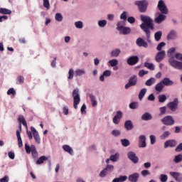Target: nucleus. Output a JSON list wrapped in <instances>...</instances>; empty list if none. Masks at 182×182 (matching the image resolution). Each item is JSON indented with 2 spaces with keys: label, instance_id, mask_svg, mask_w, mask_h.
Returning <instances> with one entry per match:
<instances>
[{
  "label": "nucleus",
  "instance_id": "obj_1",
  "mask_svg": "<svg viewBox=\"0 0 182 182\" xmlns=\"http://www.w3.org/2000/svg\"><path fill=\"white\" fill-rule=\"evenodd\" d=\"M141 21L142 23L140 25V28L145 32L146 36V41L149 43H151V40H150V29L151 31L154 30V24L153 23V19L149 16L141 15L140 16Z\"/></svg>",
  "mask_w": 182,
  "mask_h": 182
},
{
  "label": "nucleus",
  "instance_id": "obj_2",
  "mask_svg": "<svg viewBox=\"0 0 182 182\" xmlns=\"http://www.w3.org/2000/svg\"><path fill=\"white\" fill-rule=\"evenodd\" d=\"M176 52V48L173 47L169 48L167 50V55L168 57L169 58L168 60V62L173 69H176L177 70H182V62L176 60L174 58V55H173V53Z\"/></svg>",
  "mask_w": 182,
  "mask_h": 182
},
{
  "label": "nucleus",
  "instance_id": "obj_3",
  "mask_svg": "<svg viewBox=\"0 0 182 182\" xmlns=\"http://www.w3.org/2000/svg\"><path fill=\"white\" fill-rule=\"evenodd\" d=\"M174 82L170 80L168 77H164L159 83L155 86V90L156 92H161L164 89L165 86H173Z\"/></svg>",
  "mask_w": 182,
  "mask_h": 182
},
{
  "label": "nucleus",
  "instance_id": "obj_4",
  "mask_svg": "<svg viewBox=\"0 0 182 182\" xmlns=\"http://www.w3.org/2000/svg\"><path fill=\"white\" fill-rule=\"evenodd\" d=\"M117 31H119V35H129L132 32L130 27L123 26V22L119 21L117 23Z\"/></svg>",
  "mask_w": 182,
  "mask_h": 182
},
{
  "label": "nucleus",
  "instance_id": "obj_5",
  "mask_svg": "<svg viewBox=\"0 0 182 182\" xmlns=\"http://www.w3.org/2000/svg\"><path fill=\"white\" fill-rule=\"evenodd\" d=\"M25 150L27 154H31L33 159H36L38 157V151H36V146L35 145L29 146L28 144H25Z\"/></svg>",
  "mask_w": 182,
  "mask_h": 182
},
{
  "label": "nucleus",
  "instance_id": "obj_6",
  "mask_svg": "<svg viewBox=\"0 0 182 182\" xmlns=\"http://www.w3.org/2000/svg\"><path fill=\"white\" fill-rule=\"evenodd\" d=\"M178 98H174L173 101L167 103L166 107L171 110V112H176L178 109Z\"/></svg>",
  "mask_w": 182,
  "mask_h": 182
},
{
  "label": "nucleus",
  "instance_id": "obj_7",
  "mask_svg": "<svg viewBox=\"0 0 182 182\" xmlns=\"http://www.w3.org/2000/svg\"><path fill=\"white\" fill-rule=\"evenodd\" d=\"M157 8L161 14H163L164 15H167V14H168V9H167V6L166 5V3H164V1L159 0Z\"/></svg>",
  "mask_w": 182,
  "mask_h": 182
},
{
  "label": "nucleus",
  "instance_id": "obj_8",
  "mask_svg": "<svg viewBox=\"0 0 182 182\" xmlns=\"http://www.w3.org/2000/svg\"><path fill=\"white\" fill-rule=\"evenodd\" d=\"M162 124L165 126H173L176 122L171 115H167L161 119Z\"/></svg>",
  "mask_w": 182,
  "mask_h": 182
},
{
  "label": "nucleus",
  "instance_id": "obj_9",
  "mask_svg": "<svg viewBox=\"0 0 182 182\" xmlns=\"http://www.w3.org/2000/svg\"><path fill=\"white\" fill-rule=\"evenodd\" d=\"M137 6L139 12H141V14H144V12H146L147 11L149 2H147V1H138Z\"/></svg>",
  "mask_w": 182,
  "mask_h": 182
},
{
  "label": "nucleus",
  "instance_id": "obj_10",
  "mask_svg": "<svg viewBox=\"0 0 182 182\" xmlns=\"http://www.w3.org/2000/svg\"><path fill=\"white\" fill-rule=\"evenodd\" d=\"M178 38V34L176 30H171L166 36L167 41H176Z\"/></svg>",
  "mask_w": 182,
  "mask_h": 182
},
{
  "label": "nucleus",
  "instance_id": "obj_11",
  "mask_svg": "<svg viewBox=\"0 0 182 182\" xmlns=\"http://www.w3.org/2000/svg\"><path fill=\"white\" fill-rule=\"evenodd\" d=\"M73 106L74 109H77V105L79 103H80V95H79V92H73Z\"/></svg>",
  "mask_w": 182,
  "mask_h": 182
},
{
  "label": "nucleus",
  "instance_id": "obj_12",
  "mask_svg": "<svg viewBox=\"0 0 182 182\" xmlns=\"http://www.w3.org/2000/svg\"><path fill=\"white\" fill-rule=\"evenodd\" d=\"M122 117H123V113L122 111H117L115 116L112 119L114 124H119L122 120Z\"/></svg>",
  "mask_w": 182,
  "mask_h": 182
},
{
  "label": "nucleus",
  "instance_id": "obj_13",
  "mask_svg": "<svg viewBox=\"0 0 182 182\" xmlns=\"http://www.w3.org/2000/svg\"><path fill=\"white\" fill-rule=\"evenodd\" d=\"M166 58V51L165 50H161L159 51L156 53L155 56V60L157 63H160Z\"/></svg>",
  "mask_w": 182,
  "mask_h": 182
},
{
  "label": "nucleus",
  "instance_id": "obj_14",
  "mask_svg": "<svg viewBox=\"0 0 182 182\" xmlns=\"http://www.w3.org/2000/svg\"><path fill=\"white\" fill-rule=\"evenodd\" d=\"M177 146V141L176 139H168L164 142V149H168V147H176Z\"/></svg>",
  "mask_w": 182,
  "mask_h": 182
},
{
  "label": "nucleus",
  "instance_id": "obj_15",
  "mask_svg": "<svg viewBox=\"0 0 182 182\" xmlns=\"http://www.w3.org/2000/svg\"><path fill=\"white\" fill-rule=\"evenodd\" d=\"M31 130L36 142H37L38 144H41V136H39V133L36 131V129L33 127H31Z\"/></svg>",
  "mask_w": 182,
  "mask_h": 182
},
{
  "label": "nucleus",
  "instance_id": "obj_16",
  "mask_svg": "<svg viewBox=\"0 0 182 182\" xmlns=\"http://www.w3.org/2000/svg\"><path fill=\"white\" fill-rule=\"evenodd\" d=\"M136 83H137V81H136V75H134L129 77L128 83L125 85L124 87L125 89H129L131 86H135Z\"/></svg>",
  "mask_w": 182,
  "mask_h": 182
},
{
  "label": "nucleus",
  "instance_id": "obj_17",
  "mask_svg": "<svg viewBox=\"0 0 182 182\" xmlns=\"http://www.w3.org/2000/svg\"><path fill=\"white\" fill-rule=\"evenodd\" d=\"M127 63L129 66H134L137 63V55H132L127 58Z\"/></svg>",
  "mask_w": 182,
  "mask_h": 182
},
{
  "label": "nucleus",
  "instance_id": "obj_18",
  "mask_svg": "<svg viewBox=\"0 0 182 182\" xmlns=\"http://www.w3.org/2000/svg\"><path fill=\"white\" fill-rule=\"evenodd\" d=\"M110 76H112V71L110 70H106L100 76V81L105 82V77H109Z\"/></svg>",
  "mask_w": 182,
  "mask_h": 182
},
{
  "label": "nucleus",
  "instance_id": "obj_19",
  "mask_svg": "<svg viewBox=\"0 0 182 182\" xmlns=\"http://www.w3.org/2000/svg\"><path fill=\"white\" fill-rule=\"evenodd\" d=\"M170 176L173 177L176 181L181 182L182 181V174L178 172H170Z\"/></svg>",
  "mask_w": 182,
  "mask_h": 182
},
{
  "label": "nucleus",
  "instance_id": "obj_20",
  "mask_svg": "<svg viewBox=\"0 0 182 182\" xmlns=\"http://www.w3.org/2000/svg\"><path fill=\"white\" fill-rule=\"evenodd\" d=\"M137 46H139V48H149V44L144 39L141 38H137Z\"/></svg>",
  "mask_w": 182,
  "mask_h": 182
},
{
  "label": "nucleus",
  "instance_id": "obj_21",
  "mask_svg": "<svg viewBox=\"0 0 182 182\" xmlns=\"http://www.w3.org/2000/svg\"><path fill=\"white\" fill-rule=\"evenodd\" d=\"M167 16H166V14H163V13L159 14V15L155 18V22L156 23H161V22H164L166 21V18Z\"/></svg>",
  "mask_w": 182,
  "mask_h": 182
},
{
  "label": "nucleus",
  "instance_id": "obj_22",
  "mask_svg": "<svg viewBox=\"0 0 182 182\" xmlns=\"http://www.w3.org/2000/svg\"><path fill=\"white\" fill-rule=\"evenodd\" d=\"M146 146H147L146 144V136L141 135L139 136V147L144 148L146 147Z\"/></svg>",
  "mask_w": 182,
  "mask_h": 182
},
{
  "label": "nucleus",
  "instance_id": "obj_23",
  "mask_svg": "<svg viewBox=\"0 0 182 182\" xmlns=\"http://www.w3.org/2000/svg\"><path fill=\"white\" fill-rule=\"evenodd\" d=\"M120 53H122V50L119 48H115L110 52L109 55L111 58H117Z\"/></svg>",
  "mask_w": 182,
  "mask_h": 182
},
{
  "label": "nucleus",
  "instance_id": "obj_24",
  "mask_svg": "<svg viewBox=\"0 0 182 182\" xmlns=\"http://www.w3.org/2000/svg\"><path fill=\"white\" fill-rule=\"evenodd\" d=\"M128 159H129V160H131L132 163H137V156H136V154H134V152H129Z\"/></svg>",
  "mask_w": 182,
  "mask_h": 182
},
{
  "label": "nucleus",
  "instance_id": "obj_25",
  "mask_svg": "<svg viewBox=\"0 0 182 182\" xmlns=\"http://www.w3.org/2000/svg\"><path fill=\"white\" fill-rule=\"evenodd\" d=\"M124 129H126V130H127L128 132L130 130H132L134 126H133V123L132 122L131 120H127L124 122Z\"/></svg>",
  "mask_w": 182,
  "mask_h": 182
},
{
  "label": "nucleus",
  "instance_id": "obj_26",
  "mask_svg": "<svg viewBox=\"0 0 182 182\" xmlns=\"http://www.w3.org/2000/svg\"><path fill=\"white\" fill-rule=\"evenodd\" d=\"M153 119V116H151V114L149 112H145L141 116V120H144L145 122H149V120H151Z\"/></svg>",
  "mask_w": 182,
  "mask_h": 182
},
{
  "label": "nucleus",
  "instance_id": "obj_27",
  "mask_svg": "<svg viewBox=\"0 0 182 182\" xmlns=\"http://www.w3.org/2000/svg\"><path fill=\"white\" fill-rule=\"evenodd\" d=\"M0 14H1L2 15H11V14H12V11H11V9H6V8H0Z\"/></svg>",
  "mask_w": 182,
  "mask_h": 182
},
{
  "label": "nucleus",
  "instance_id": "obj_28",
  "mask_svg": "<svg viewBox=\"0 0 182 182\" xmlns=\"http://www.w3.org/2000/svg\"><path fill=\"white\" fill-rule=\"evenodd\" d=\"M145 68H147L149 70H154L156 69V65L151 63L145 62L144 64Z\"/></svg>",
  "mask_w": 182,
  "mask_h": 182
},
{
  "label": "nucleus",
  "instance_id": "obj_29",
  "mask_svg": "<svg viewBox=\"0 0 182 182\" xmlns=\"http://www.w3.org/2000/svg\"><path fill=\"white\" fill-rule=\"evenodd\" d=\"M127 180V176H120L119 178H115L112 180V182H124Z\"/></svg>",
  "mask_w": 182,
  "mask_h": 182
},
{
  "label": "nucleus",
  "instance_id": "obj_30",
  "mask_svg": "<svg viewBox=\"0 0 182 182\" xmlns=\"http://www.w3.org/2000/svg\"><path fill=\"white\" fill-rule=\"evenodd\" d=\"M63 149L64 151L69 153V154H70L71 156H72V154H73V149L69 145L63 146Z\"/></svg>",
  "mask_w": 182,
  "mask_h": 182
},
{
  "label": "nucleus",
  "instance_id": "obj_31",
  "mask_svg": "<svg viewBox=\"0 0 182 182\" xmlns=\"http://www.w3.org/2000/svg\"><path fill=\"white\" fill-rule=\"evenodd\" d=\"M161 36H163V32L161 31H157L154 33V39L156 42H159L160 39H161Z\"/></svg>",
  "mask_w": 182,
  "mask_h": 182
},
{
  "label": "nucleus",
  "instance_id": "obj_32",
  "mask_svg": "<svg viewBox=\"0 0 182 182\" xmlns=\"http://www.w3.org/2000/svg\"><path fill=\"white\" fill-rule=\"evenodd\" d=\"M108 63L112 68H115V66H117V65H119V60H117V59L116 58L109 60Z\"/></svg>",
  "mask_w": 182,
  "mask_h": 182
},
{
  "label": "nucleus",
  "instance_id": "obj_33",
  "mask_svg": "<svg viewBox=\"0 0 182 182\" xmlns=\"http://www.w3.org/2000/svg\"><path fill=\"white\" fill-rule=\"evenodd\" d=\"M48 161V157L45 156H41L37 161L36 164H43L45 161Z\"/></svg>",
  "mask_w": 182,
  "mask_h": 182
},
{
  "label": "nucleus",
  "instance_id": "obj_34",
  "mask_svg": "<svg viewBox=\"0 0 182 182\" xmlns=\"http://www.w3.org/2000/svg\"><path fill=\"white\" fill-rule=\"evenodd\" d=\"M128 180L131 182L137 181V173H134L128 177Z\"/></svg>",
  "mask_w": 182,
  "mask_h": 182
},
{
  "label": "nucleus",
  "instance_id": "obj_35",
  "mask_svg": "<svg viewBox=\"0 0 182 182\" xmlns=\"http://www.w3.org/2000/svg\"><path fill=\"white\" fill-rule=\"evenodd\" d=\"M55 19L57 22H62L63 21V16L60 13H56L55 15Z\"/></svg>",
  "mask_w": 182,
  "mask_h": 182
},
{
  "label": "nucleus",
  "instance_id": "obj_36",
  "mask_svg": "<svg viewBox=\"0 0 182 182\" xmlns=\"http://www.w3.org/2000/svg\"><path fill=\"white\" fill-rule=\"evenodd\" d=\"M90 99L91 100L92 107L97 106V101H96V97H95V95H90Z\"/></svg>",
  "mask_w": 182,
  "mask_h": 182
},
{
  "label": "nucleus",
  "instance_id": "obj_37",
  "mask_svg": "<svg viewBox=\"0 0 182 182\" xmlns=\"http://www.w3.org/2000/svg\"><path fill=\"white\" fill-rule=\"evenodd\" d=\"M99 28H105L107 25V21L106 20H99L97 22Z\"/></svg>",
  "mask_w": 182,
  "mask_h": 182
},
{
  "label": "nucleus",
  "instance_id": "obj_38",
  "mask_svg": "<svg viewBox=\"0 0 182 182\" xmlns=\"http://www.w3.org/2000/svg\"><path fill=\"white\" fill-rule=\"evenodd\" d=\"M121 144L123 146V147H129V146H130V141L127 139H121Z\"/></svg>",
  "mask_w": 182,
  "mask_h": 182
},
{
  "label": "nucleus",
  "instance_id": "obj_39",
  "mask_svg": "<svg viewBox=\"0 0 182 182\" xmlns=\"http://www.w3.org/2000/svg\"><path fill=\"white\" fill-rule=\"evenodd\" d=\"M155 82H156V79H154V77H151L146 81L145 85L146 86H151V85L154 84Z\"/></svg>",
  "mask_w": 182,
  "mask_h": 182
},
{
  "label": "nucleus",
  "instance_id": "obj_40",
  "mask_svg": "<svg viewBox=\"0 0 182 182\" xmlns=\"http://www.w3.org/2000/svg\"><path fill=\"white\" fill-rule=\"evenodd\" d=\"M171 133L168 131L164 132L160 136L161 140H166L168 136H170Z\"/></svg>",
  "mask_w": 182,
  "mask_h": 182
},
{
  "label": "nucleus",
  "instance_id": "obj_41",
  "mask_svg": "<svg viewBox=\"0 0 182 182\" xmlns=\"http://www.w3.org/2000/svg\"><path fill=\"white\" fill-rule=\"evenodd\" d=\"M159 103H164L167 100V97L164 95H160L158 96Z\"/></svg>",
  "mask_w": 182,
  "mask_h": 182
},
{
  "label": "nucleus",
  "instance_id": "obj_42",
  "mask_svg": "<svg viewBox=\"0 0 182 182\" xmlns=\"http://www.w3.org/2000/svg\"><path fill=\"white\" fill-rule=\"evenodd\" d=\"M75 26L77 29H82L83 28V22L81 21H75Z\"/></svg>",
  "mask_w": 182,
  "mask_h": 182
},
{
  "label": "nucleus",
  "instance_id": "obj_43",
  "mask_svg": "<svg viewBox=\"0 0 182 182\" xmlns=\"http://www.w3.org/2000/svg\"><path fill=\"white\" fill-rule=\"evenodd\" d=\"M86 73V71L83 69H77L75 70V75L77 76H82V75H85Z\"/></svg>",
  "mask_w": 182,
  "mask_h": 182
},
{
  "label": "nucleus",
  "instance_id": "obj_44",
  "mask_svg": "<svg viewBox=\"0 0 182 182\" xmlns=\"http://www.w3.org/2000/svg\"><path fill=\"white\" fill-rule=\"evenodd\" d=\"M75 75V70L73 68H70L68 71V79L70 80L73 79V76Z\"/></svg>",
  "mask_w": 182,
  "mask_h": 182
},
{
  "label": "nucleus",
  "instance_id": "obj_45",
  "mask_svg": "<svg viewBox=\"0 0 182 182\" xmlns=\"http://www.w3.org/2000/svg\"><path fill=\"white\" fill-rule=\"evenodd\" d=\"M164 46H166V43L164 41L159 43L156 46V50H158L159 52L161 51V49H163Z\"/></svg>",
  "mask_w": 182,
  "mask_h": 182
},
{
  "label": "nucleus",
  "instance_id": "obj_46",
  "mask_svg": "<svg viewBox=\"0 0 182 182\" xmlns=\"http://www.w3.org/2000/svg\"><path fill=\"white\" fill-rule=\"evenodd\" d=\"M175 163H181L182 161V154L176 155L173 159Z\"/></svg>",
  "mask_w": 182,
  "mask_h": 182
},
{
  "label": "nucleus",
  "instance_id": "obj_47",
  "mask_svg": "<svg viewBox=\"0 0 182 182\" xmlns=\"http://www.w3.org/2000/svg\"><path fill=\"white\" fill-rule=\"evenodd\" d=\"M43 4L44 8H46V9H50V4L49 3V0H43Z\"/></svg>",
  "mask_w": 182,
  "mask_h": 182
},
{
  "label": "nucleus",
  "instance_id": "obj_48",
  "mask_svg": "<svg viewBox=\"0 0 182 182\" xmlns=\"http://www.w3.org/2000/svg\"><path fill=\"white\" fill-rule=\"evenodd\" d=\"M117 159H119V154H115L114 155H111L109 157V160H111V161H117Z\"/></svg>",
  "mask_w": 182,
  "mask_h": 182
},
{
  "label": "nucleus",
  "instance_id": "obj_49",
  "mask_svg": "<svg viewBox=\"0 0 182 182\" xmlns=\"http://www.w3.org/2000/svg\"><path fill=\"white\" fill-rule=\"evenodd\" d=\"M112 134L114 137H118V136H120V134H122V132H120L119 130L114 129V130L112 131Z\"/></svg>",
  "mask_w": 182,
  "mask_h": 182
},
{
  "label": "nucleus",
  "instance_id": "obj_50",
  "mask_svg": "<svg viewBox=\"0 0 182 182\" xmlns=\"http://www.w3.org/2000/svg\"><path fill=\"white\" fill-rule=\"evenodd\" d=\"M120 19L127 21V11H123L120 15Z\"/></svg>",
  "mask_w": 182,
  "mask_h": 182
},
{
  "label": "nucleus",
  "instance_id": "obj_51",
  "mask_svg": "<svg viewBox=\"0 0 182 182\" xmlns=\"http://www.w3.org/2000/svg\"><path fill=\"white\" fill-rule=\"evenodd\" d=\"M166 110H167L166 107H160L159 108V111H160L159 116H164V114L166 113Z\"/></svg>",
  "mask_w": 182,
  "mask_h": 182
},
{
  "label": "nucleus",
  "instance_id": "obj_52",
  "mask_svg": "<svg viewBox=\"0 0 182 182\" xmlns=\"http://www.w3.org/2000/svg\"><path fill=\"white\" fill-rule=\"evenodd\" d=\"M127 21L129 23L133 24L136 22V18L134 16H129L127 18Z\"/></svg>",
  "mask_w": 182,
  "mask_h": 182
},
{
  "label": "nucleus",
  "instance_id": "obj_53",
  "mask_svg": "<svg viewBox=\"0 0 182 182\" xmlns=\"http://www.w3.org/2000/svg\"><path fill=\"white\" fill-rule=\"evenodd\" d=\"M168 178V177L166 174H161L160 176V180L161 182H166Z\"/></svg>",
  "mask_w": 182,
  "mask_h": 182
},
{
  "label": "nucleus",
  "instance_id": "obj_54",
  "mask_svg": "<svg viewBox=\"0 0 182 182\" xmlns=\"http://www.w3.org/2000/svg\"><path fill=\"white\" fill-rule=\"evenodd\" d=\"M63 113L65 116H68V114H69V107H68V106H63Z\"/></svg>",
  "mask_w": 182,
  "mask_h": 182
},
{
  "label": "nucleus",
  "instance_id": "obj_55",
  "mask_svg": "<svg viewBox=\"0 0 182 182\" xmlns=\"http://www.w3.org/2000/svg\"><path fill=\"white\" fill-rule=\"evenodd\" d=\"M18 83V85H22L23 83V81L25 80V78L22 75H19L17 77Z\"/></svg>",
  "mask_w": 182,
  "mask_h": 182
},
{
  "label": "nucleus",
  "instance_id": "obj_56",
  "mask_svg": "<svg viewBox=\"0 0 182 182\" xmlns=\"http://www.w3.org/2000/svg\"><path fill=\"white\" fill-rule=\"evenodd\" d=\"M107 175V171L106 170V168H104L100 173V177H106V176Z\"/></svg>",
  "mask_w": 182,
  "mask_h": 182
},
{
  "label": "nucleus",
  "instance_id": "obj_57",
  "mask_svg": "<svg viewBox=\"0 0 182 182\" xmlns=\"http://www.w3.org/2000/svg\"><path fill=\"white\" fill-rule=\"evenodd\" d=\"M147 73H149V71H146L144 70H141L139 72V76H140V77H143V76L144 75H147Z\"/></svg>",
  "mask_w": 182,
  "mask_h": 182
},
{
  "label": "nucleus",
  "instance_id": "obj_58",
  "mask_svg": "<svg viewBox=\"0 0 182 182\" xmlns=\"http://www.w3.org/2000/svg\"><path fill=\"white\" fill-rule=\"evenodd\" d=\"M141 174L143 177H146V176H150V171L148 170H143L141 171Z\"/></svg>",
  "mask_w": 182,
  "mask_h": 182
},
{
  "label": "nucleus",
  "instance_id": "obj_59",
  "mask_svg": "<svg viewBox=\"0 0 182 182\" xmlns=\"http://www.w3.org/2000/svg\"><path fill=\"white\" fill-rule=\"evenodd\" d=\"M151 144H154L156 143V136L150 135L149 136Z\"/></svg>",
  "mask_w": 182,
  "mask_h": 182
},
{
  "label": "nucleus",
  "instance_id": "obj_60",
  "mask_svg": "<svg viewBox=\"0 0 182 182\" xmlns=\"http://www.w3.org/2000/svg\"><path fill=\"white\" fill-rule=\"evenodd\" d=\"M175 58L176 59H177L178 60H181L182 62V53H176L175 54Z\"/></svg>",
  "mask_w": 182,
  "mask_h": 182
},
{
  "label": "nucleus",
  "instance_id": "obj_61",
  "mask_svg": "<svg viewBox=\"0 0 182 182\" xmlns=\"http://www.w3.org/2000/svg\"><path fill=\"white\" fill-rule=\"evenodd\" d=\"M175 151L177 153H180V151H182V143L179 144L176 148L175 149Z\"/></svg>",
  "mask_w": 182,
  "mask_h": 182
},
{
  "label": "nucleus",
  "instance_id": "obj_62",
  "mask_svg": "<svg viewBox=\"0 0 182 182\" xmlns=\"http://www.w3.org/2000/svg\"><path fill=\"white\" fill-rule=\"evenodd\" d=\"M105 169L107 171H113V170H114V166H113V165H107Z\"/></svg>",
  "mask_w": 182,
  "mask_h": 182
},
{
  "label": "nucleus",
  "instance_id": "obj_63",
  "mask_svg": "<svg viewBox=\"0 0 182 182\" xmlns=\"http://www.w3.org/2000/svg\"><path fill=\"white\" fill-rule=\"evenodd\" d=\"M0 182H9V176H5L4 177L0 179Z\"/></svg>",
  "mask_w": 182,
  "mask_h": 182
},
{
  "label": "nucleus",
  "instance_id": "obj_64",
  "mask_svg": "<svg viewBox=\"0 0 182 182\" xmlns=\"http://www.w3.org/2000/svg\"><path fill=\"white\" fill-rule=\"evenodd\" d=\"M8 156L11 160H14V159H15V153L13 151L9 152Z\"/></svg>",
  "mask_w": 182,
  "mask_h": 182
}]
</instances>
